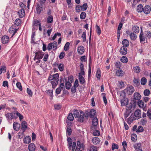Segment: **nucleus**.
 Wrapping results in <instances>:
<instances>
[{
  "instance_id": "54",
  "label": "nucleus",
  "mask_w": 151,
  "mask_h": 151,
  "mask_svg": "<svg viewBox=\"0 0 151 151\" xmlns=\"http://www.w3.org/2000/svg\"><path fill=\"white\" fill-rule=\"evenodd\" d=\"M101 95L103 96V101L105 104L106 105L107 104V99L106 97V94L104 93H101Z\"/></svg>"
},
{
  "instance_id": "2",
  "label": "nucleus",
  "mask_w": 151,
  "mask_h": 151,
  "mask_svg": "<svg viewBox=\"0 0 151 151\" xmlns=\"http://www.w3.org/2000/svg\"><path fill=\"white\" fill-rule=\"evenodd\" d=\"M15 113L14 111L12 113H7L5 114V116L8 121H10L16 118L17 117L15 116Z\"/></svg>"
},
{
  "instance_id": "17",
  "label": "nucleus",
  "mask_w": 151,
  "mask_h": 151,
  "mask_svg": "<svg viewBox=\"0 0 151 151\" xmlns=\"http://www.w3.org/2000/svg\"><path fill=\"white\" fill-rule=\"evenodd\" d=\"M28 149L29 151H34L35 149V145L34 144L31 143L29 145Z\"/></svg>"
},
{
  "instance_id": "8",
  "label": "nucleus",
  "mask_w": 151,
  "mask_h": 151,
  "mask_svg": "<svg viewBox=\"0 0 151 151\" xmlns=\"http://www.w3.org/2000/svg\"><path fill=\"white\" fill-rule=\"evenodd\" d=\"M119 52L122 55H125L127 53V49L125 46H122Z\"/></svg>"
},
{
  "instance_id": "22",
  "label": "nucleus",
  "mask_w": 151,
  "mask_h": 151,
  "mask_svg": "<svg viewBox=\"0 0 151 151\" xmlns=\"http://www.w3.org/2000/svg\"><path fill=\"white\" fill-rule=\"evenodd\" d=\"M122 43L123 45V46H125L126 47H128L129 45V41L126 39L123 40Z\"/></svg>"
},
{
  "instance_id": "6",
  "label": "nucleus",
  "mask_w": 151,
  "mask_h": 151,
  "mask_svg": "<svg viewBox=\"0 0 151 151\" xmlns=\"http://www.w3.org/2000/svg\"><path fill=\"white\" fill-rule=\"evenodd\" d=\"M127 92V94H131L133 93L134 91V87L131 86L127 88L126 90Z\"/></svg>"
},
{
  "instance_id": "18",
  "label": "nucleus",
  "mask_w": 151,
  "mask_h": 151,
  "mask_svg": "<svg viewBox=\"0 0 151 151\" xmlns=\"http://www.w3.org/2000/svg\"><path fill=\"white\" fill-rule=\"evenodd\" d=\"M84 51V48L83 46H80L78 48V52L80 54H82Z\"/></svg>"
},
{
  "instance_id": "59",
  "label": "nucleus",
  "mask_w": 151,
  "mask_h": 151,
  "mask_svg": "<svg viewBox=\"0 0 151 151\" xmlns=\"http://www.w3.org/2000/svg\"><path fill=\"white\" fill-rule=\"evenodd\" d=\"M118 145L117 144L114 143L112 144V149L113 150H114L115 149H118Z\"/></svg>"
},
{
  "instance_id": "37",
  "label": "nucleus",
  "mask_w": 151,
  "mask_h": 151,
  "mask_svg": "<svg viewBox=\"0 0 151 151\" xmlns=\"http://www.w3.org/2000/svg\"><path fill=\"white\" fill-rule=\"evenodd\" d=\"M98 119L96 117L94 118L92 120V124L94 126H96L98 124Z\"/></svg>"
},
{
  "instance_id": "19",
  "label": "nucleus",
  "mask_w": 151,
  "mask_h": 151,
  "mask_svg": "<svg viewBox=\"0 0 151 151\" xmlns=\"http://www.w3.org/2000/svg\"><path fill=\"white\" fill-rule=\"evenodd\" d=\"M139 37L140 41L141 43H143V42L145 40V37L143 36V33L142 29L141 30V32L139 35Z\"/></svg>"
},
{
  "instance_id": "23",
  "label": "nucleus",
  "mask_w": 151,
  "mask_h": 151,
  "mask_svg": "<svg viewBox=\"0 0 151 151\" xmlns=\"http://www.w3.org/2000/svg\"><path fill=\"white\" fill-rule=\"evenodd\" d=\"M92 142L95 145H97L99 144L100 142L99 138L97 137H94L92 139Z\"/></svg>"
},
{
  "instance_id": "34",
  "label": "nucleus",
  "mask_w": 151,
  "mask_h": 151,
  "mask_svg": "<svg viewBox=\"0 0 151 151\" xmlns=\"http://www.w3.org/2000/svg\"><path fill=\"white\" fill-rule=\"evenodd\" d=\"M131 39L132 40H135L137 37V35L134 33L131 32L130 35Z\"/></svg>"
},
{
  "instance_id": "32",
  "label": "nucleus",
  "mask_w": 151,
  "mask_h": 151,
  "mask_svg": "<svg viewBox=\"0 0 151 151\" xmlns=\"http://www.w3.org/2000/svg\"><path fill=\"white\" fill-rule=\"evenodd\" d=\"M47 94L51 97V99L52 100L53 97V90H49L47 92Z\"/></svg>"
},
{
  "instance_id": "33",
  "label": "nucleus",
  "mask_w": 151,
  "mask_h": 151,
  "mask_svg": "<svg viewBox=\"0 0 151 151\" xmlns=\"http://www.w3.org/2000/svg\"><path fill=\"white\" fill-rule=\"evenodd\" d=\"M121 61L124 63H126L128 62V59L126 57L123 56L121 58Z\"/></svg>"
},
{
  "instance_id": "40",
  "label": "nucleus",
  "mask_w": 151,
  "mask_h": 151,
  "mask_svg": "<svg viewBox=\"0 0 151 151\" xmlns=\"http://www.w3.org/2000/svg\"><path fill=\"white\" fill-rule=\"evenodd\" d=\"M53 21V18L52 16H50L47 18V23H52Z\"/></svg>"
},
{
  "instance_id": "56",
  "label": "nucleus",
  "mask_w": 151,
  "mask_h": 151,
  "mask_svg": "<svg viewBox=\"0 0 151 151\" xmlns=\"http://www.w3.org/2000/svg\"><path fill=\"white\" fill-rule=\"evenodd\" d=\"M144 130L142 126H139L138 129H136V132H140L143 131Z\"/></svg>"
},
{
  "instance_id": "24",
  "label": "nucleus",
  "mask_w": 151,
  "mask_h": 151,
  "mask_svg": "<svg viewBox=\"0 0 151 151\" xmlns=\"http://www.w3.org/2000/svg\"><path fill=\"white\" fill-rule=\"evenodd\" d=\"M124 73V72L121 70H118L116 71V74L118 76L122 77L123 76Z\"/></svg>"
},
{
  "instance_id": "49",
  "label": "nucleus",
  "mask_w": 151,
  "mask_h": 151,
  "mask_svg": "<svg viewBox=\"0 0 151 151\" xmlns=\"http://www.w3.org/2000/svg\"><path fill=\"white\" fill-rule=\"evenodd\" d=\"M77 146H76V149L75 150H76V151H77V150H80L81 147V143L79 141H78L77 142Z\"/></svg>"
},
{
  "instance_id": "63",
  "label": "nucleus",
  "mask_w": 151,
  "mask_h": 151,
  "mask_svg": "<svg viewBox=\"0 0 151 151\" xmlns=\"http://www.w3.org/2000/svg\"><path fill=\"white\" fill-rule=\"evenodd\" d=\"M122 63L119 61L115 63V66L116 68H120L121 66Z\"/></svg>"
},
{
  "instance_id": "60",
  "label": "nucleus",
  "mask_w": 151,
  "mask_h": 151,
  "mask_svg": "<svg viewBox=\"0 0 151 151\" xmlns=\"http://www.w3.org/2000/svg\"><path fill=\"white\" fill-rule=\"evenodd\" d=\"M59 70L61 71H62L63 70L64 65L63 64L61 63L60 64L58 67Z\"/></svg>"
},
{
  "instance_id": "61",
  "label": "nucleus",
  "mask_w": 151,
  "mask_h": 151,
  "mask_svg": "<svg viewBox=\"0 0 151 151\" xmlns=\"http://www.w3.org/2000/svg\"><path fill=\"white\" fill-rule=\"evenodd\" d=\"M150 91L148 89H145L144 91V94L145 96H148L150 95Z\"/></svg>"
},
{
  "instance_id": "16",
  "label": "nucleus",
  "mask_w": 151,
  "mask_h": 151,
  "mask_svg": "<svg viewBox=\"0 0 151 151\" xmlns=\"http://www.w3.org/2000/svg\"><path fill=\"white\" fill-rule=\"evenodd\" d=\"M79 80L80 83L83 84L85 82V80L84 78L82 76V74H81V73H79Z\"/></svg>"
},
{
  "instance_id": "43",
  "label": "nucleus",
  "mask_w": 151,
  "mask_h": 151,
  "mask_svg": "<svg viewBox=\"0 0 151 151\" xmlns=\"http://www.w3.org/2000/svg\"><path fill=\"white\" fill-rule=\"evenodd\" d=\"M86 31L85 30V32H83V33L81 36V37L83 39V42L86 41Z\"/></svg>"
},
{
  "instance_id": "27",
  "label": "nucleus",
  "mask_w": 151,
  "mask_h": 151,
  "mask_svg": "<svg viewBox=\"0 0 151 151\" xmlns=\"http://www.w3.org/2000/svg\"><path fill=\"white\" fill-rule=\"evenodd\" d=\"M137 11L138 12H141L143 11H144V8L141 4L139 5L137 7Z\"/></svg>"
},
{
  "instance_id": "42",
  "label": "nucleus",
  "mask_w": 151,
  "mask_h": 151,
  "mask_svg": "<svg viewBox=\"0 0 151 151\" xmlns=\"http://www.w3.org/2000/svg\"><path fill=\"white\" fill-rule=\"evenodd\" d=\"M101 71L100 69H97L96 72V78L99 79H100V78L101 76Z\"/></svg>"
},
{
  "instance_id": "52",
  "label": "nucleus",
  "mask_w": 151,
  "mask_h": 151,
  "mask_svg": "<svg viewBox=\"0 0 151 151\" xmlns=\"http://www.w3.org/2000/svg\"><path fill=\"white\" fill-rule=\"evenodd\" d=\"M133 82L136 86H138L139 84V80L138 79L134 78Z\"/></svg>"
},
{
  "instance_id": "25",
  "label": "nucleus",
  "mask_w": 151,
  "mask_h": 151,
  "mask_svg": "<svg viewBox=\"0 0 151 151\" xmlns=\"http://www.w3.org/2000/svg\"><path fill=\"white\" fill-rule=\"evenodd\" d=\"M23 141L24 143L26 144H29L30 142L31 139L29 136H27L24 138Z\"/></svg>"
},
{
  "instance_id": "57",
  "label": "nucleus",
  "mask_w": 151,
  "mask_h": 151,
  "mask_svg": "<svg viewBox=\"0 0 151 151\" xmlns=\"http://www.w3.org/2000/svg\"><path fill=\"white\" fill-rule=\"evenodd\" d=\"M86 17V13L84 12H82L80 15V17L81 19H84Z\"/></svg>"
},
{
  "instance_id": "13",
  "label": "nucleus",
  "mask_w": 151,
  "mask_h": 151,
  "mask_svg": "<svg viewBox=\"0 0 151 151\" xmlns=\"http://www.w3.org/2000/svg\"><path fill=\"white\" fill-rule=\"evenodd\" d=\"M20 127V124H18L17 122H15L13 124L14 129L15 131H18Z\"/></svg>"
},
{
  "instance_id": "58",
  "label": "nucleus",
  "mask_w": 151,
  "mask_h": 151,
  "mask_svg": "<svg viewBox=\"0 0 151 151\" xmlns=\"http://www.w3.org/2000/svg\"><path fill=\"white\" fill-rule=\"evenodd\" d=\"M16 86L20 91H22V86L21 83L19 82H18L17 83Z\"/></svg>"
},
{
  "instance_id": "53",
  "label": "nucleus",
  "mask_w": 151,
  "mask_h": 151,
  "mask_svg": "<svg viewBox=\"0 0 151 151\" xmlns=\"http://www.w3.org/2000/svg\"><path fill=\"white\" fill-rule=\"evenodd\" d=\"M96 31L97 34L99 35L101 34V29L97 25H96Z\"/></svg>"
},
{
  "instance_id": "45",
  "label": "nucleus",
  "mask_w": 151,
  "mask_h": 151,
  "mask_svg": "<svg viewBox=\"0 0 151 151\" xmlns=\"http://www.w3.org/2000/svg\"><path fill=\"white\" fill-rule=\"evenodd\" d=\"M73 115L75 118H78L80 115V113L78 110H75L73 112Z\"/></svg>"
},
{
  "instance_id": "64",
  "label": "nucleus",
  "mask_w": 151,
  "mask_h": 151,
  "mask_svg": "<svg viewBox=\"0 0 151 151\" xmlns=\"http://www.w3.org/2000/svg\"><path fill=\"white\" fill-rule=\"evenodd\" d=\"M90 151H97L96 147L91 146L90 148Z\"/></svg>"
},
{
  "instance_id": "21",
  "label": "nucleus",
  "mask_w": 151,
  "mask_h": 151,
  "mask_svg": "<svg viewBox=\"0 0 151 151\" xmlns=\"http://www.w3.org/2000/svg\"><path fill=\"white\" fill-rule=\"evenodd\" d=\"M80 68L81 70V72L79 73H81L83 75H84L85 74L84 69V65L82 63L80 64Z\"/></svg>"
},
{
  "instance_id": "9",
  "label": "nucleus",
  "mask_w": 151,
  "mask_h": 151,
  "mask_svg": "<svg viewBox=\"0 0 151 151\" xmlns=\"http://www.w3.org/2000/svg\"><path fill=\"white\" fill-rule=\"evenodd\" d=\"M9 37L7 36H3L1 38L2 42L4 44L7 43L9 41Z\"/></svg>"
},
{
  "instance_id": "51",
  "label": "nucleus",
  "mask_w": 151,
  "mask_h": 151,
  "mask_svg": "<svg viewBox=\"0 0 151 151\" xmlns=\"http://www.w3.org/2000/svg\"><path fill=\"white\" fill-rule=\"evenodd\" d=\"M71 84L70 83L69 81H67L65 83V87L67 89H70V87H71Z\"/></svg>"
},
{
  "instance_id": "47",
  "label": "nucleus",
  "mask_w": 151,
  "mask_h": 151,
  "mask_svg": "<svg viewBox=\"0 0 151 151\" xmlns=\"http://www.w3.org/2000/svg\"><path fill=\"white\" fill-rule=\"evenodd\" d=\"M140 123L143 125H145L147 122V120L146 118L145 119H142L140 121Z\"/></svg>"
},
{
  "instance_id": "15",
  "label": "nucleus",
  "mask_w": 151,
  "mask_h": 151,
  "mask_svg": "<svg viewBox=\"0 0 151 151\" xmlns=\"http://www.w3.org/2000/svg\"><path fill=\"white\" fill-rule=\"evenodd\" d=\"M134 99L135 100H139L141 98V96L138 93H135L134 95Z\"/></svg>"
},
{
  "instance_id": "28",
  "label": "nucleus",
  "mask_w": 151,
  "mask_h": 151,
  "mask_svg": "<svg viewBox=\"0 0 151 151\" xmlns=\"http://www.w3.org/2000/svg\"><path fill=\"white\" fill-rule=\"evenodd\" d=\"M43 10V9L42 6H40L39 5L37 6L36 7V11L37 13L38 14H40L41 12Z\"/></svg>"
},
{
  "instance_id": "48",
  "label": "nucleus",
  "mask_w": 151,
  "mask_h": 151,
  "mask_svg": "<svg viewBox=\"0 0 151 151\" xmlns=\"http://www.w3.org/2000/svg\"><path fill=\"white\" fill-rule=\"evenodd\" d=\"M69 45H70L69 42H68L66 43V44H65V45L64 46V50L65 51H66L68 50Z\"/></svg>"
},
{
  "instance_id": "4",
  "label": "nucleus",
  "mask_w": 151,
  "mask_h": 151,
  "mask_svg": "<svg viewBox=\"0 0 151 151\" xmlns=\"http://www.w3.org/2000/svg\"><path fill=\"white\" fill-rule=\"evenodd\" d=\"M44 54L40 52L39 51L35 53V55L34 58V60L36 59L39 60L41 59L43 56Z\"/></svg>"
},
{
  "instance_id": "35",
  "label": "nucleus",
  "mask_w": 151,
  "mask_h": 151,
  "mask_svg": "<svg viewBox=\"0 0 151 151\" xmlns=\"http://www.w3.org/2000/svg\"><path fill=\"white\" fill-rule=\"evenodd\" d=\"M137 104L139 107L141 108H143L144 107V103L142 100H139L138 101Z\"/></svg>"
},
{
  "instance_id": "14",
  "label": "nucleus",
  "mask_w": 151,
  "mask_h": 151,
  "mask_svg": "<svg viewBox=\"0 0 151 151\" xmlns=\"http://www.w3.org/2000/svg\"><path fill=\"white\" fill-rule=\"evenodd\" d=\"M132 30L133 32L135 33H138L139 31V27L136 25L133 26H132Z\"/></svg>"
},
{
  "instance_id": "7",
  "label": "nucleus",
  "mask_w": 151,
  "mask_h": 151,
  "mask_svg": "<svg viewBox=\"0 0 151 151\" xmlns=\"http://www.w3.org/2000/svg\"><path fill=\"white\" fill-rule=\"evenodd\" d=\"M18 14L19 17L22 18L25 15V12L24 9H21L18 12Z\"/></svg>"
},
{
  "instance_id": "5",
  "label": "nucleus",
  "mask_w": 151,
  "mask_h": 151,
  "mask_svg": "<svg viewBox=\"0 0 151 151\" xmlns=\"http://www.w3.org/2000/svg\"><path fill=\"white\" fill-rule=\"evenodd\" d=\"M85 113L82 111H80V115L78 118V121L81 122H82L84 121Z\"/></svg>"
},
{
  "instance_id": "30",
  "label": "nucleus",
  "mask_w": 151,
  "mask_h": 151,
  "mask_svg": "<svg viewBox=\"0 0 151 151\" xmlns=\"http://www.w3.org/2000/svg\"><path fill=\"white\" fill-rule=\"evenodd\" d=\"M14 112L16 114L17 116H18L20 121H21L24 118L23 116L17 111H15Z\"/></svg>"
},
{
  "instance_id": "46",
  "label": "nucleus",
  "mask_w": 151,
  "mask_h": 151,
  "mask_svg": "<svg viewBox=\"0 0 151 151\" xmlns=\"http://www.w3.org/2000/svg\"><path fill=\"white\" fill-rule=\"evenodd\" d=\"M137 136L136 134H133L131 135V139L132 141H135L137 139Z\"/></svg>"
},
{
  "instance_id": "38",
  "label": "nucleus",
  "mask_w": 151,
  "mask_h": 151,
  "mask_svg": "<svg viewBox=\"0 0 151 151\" xmlns=\"http://www.w3.org/2000/svg\"><path fill=\"white\" fill-rule=\"evenodd\" d=\"M6 67L4 66H2L0 68V74H1L2 73H5L6 72Z\"/></svg>"
},
{
  "instance_id": "50",
  "label": "nucleus",
  "mask_w": 151,
  "mask_h": 151,
  "mask_svg": "<svg viewBox=\"0 0 151 151\" xmlns=\"http://www.w3.org/2000/svg\"><path fill=\"white\" fill-rule=\"evenodd\" d=\"M67 119L69 120L72 121L74 119V117L72 113H70L67 117Z\"/></svg>"
},
{
  "instance_id": "41",
  "label": "nucleus",
  "mask_w": 151,
  "mask_h": 151,
  "mask_svg": "<svg viewBox=\"0 0 151 151\" xmlns=\"http://www.w3.org/2000/svg\"><path fill=\"white\" fill-rule=\"evenodd\" d=\"M81 10L85 11L86 10L88 7V5L87 3H85L82 6H81Z\"/></svg>"
},
{
  "instance_id": "10",
  "label": "nucleus",
  "mask_w": 151,
  "mask_h": 151,
  "mask_svg": "<svg viewBox=\"0 0 151 151\" xmlns=\"http://www.w3.org/2000/svg\"><path fill=\"white\" fill-rule=\"evenodd\" d=\"M27 124L25 121H23L21 124L22 129L24 132L27 128Z\"/></svg>"
},
{
  "instance_id": "11",
  "label": "nucleus",
  "mask_w": 151,
  "mask_h": 151,
  "mask_svg": "<svg viewBox=\"0 0 151 151\" xmlns=\"http://www.w3.org/2000/svg\"><path fill=\"white\" fill-rule=\"evenodd\" d=\"M134 147L136 151H142L141 145L140 143L135 144L134 145Z\"/></svg>"
},
{
  "instance_id": "36",
  "label": "nucleus",
  "mask_w": 151,
  "mask_h": 151,
  "mask_svg": "<svg viewBox=\"0 0 151 151\" xmlns=\"http://www.w3.org/2000/svg\"><path fill=\"white\" fill-rule=\"evenodd\" d=\"M147 79L145 77L142 78L141 80V83L142 85H144L147 83Z\"/></svg>"
},
{
  "instance_id": "1",
  "label": "nucleus",
  "mask_w": 151,
  "mask_h": 151,
  "mask_svg": "<svg viewBox=\"0 0 151 151\" xmlns=\"http://www.w3.org/2000/svg\"><path fill=\"white\" fill-rule=\"evenodd\" d=\"M57 43L56 41H54L52 43H50L47 45V49L50 50L52 48L54 51H55L57 48Z\"/></svg>"
},
{
  "instance_id": "20",
  "label": "nucleus",
  "mask_w": 151,
  "mask_h": 151,
  "mask_svg": "<svg viewBox=\"0 0 151 151\" xmlns=\"http://www.w3.org/2000/svg\"><path fill=\"white\" fill-rule=\"evenodd\" d=\"M141 111L140 110L137 109L135 111L134 115L136 117L139 118L141 117Z\"/></svg>"
},
{
  "instance_id": "29",
  "label": "nucleus",
  "mask_w": 151,
  "mask_h": 151,
  "mask_svg": "<svg viewBox=\"0 0 151 151\" xmlns=\"http://www.w3.org/2000/svg\"><path fill=\"white\" fill-rule=\"evenodd\" d=\"M51 83L52 85V88L54 89L58 83V80H54L51 81Z\"/></svg>"
},
{
  "instance_id": "12",
  "label": "nucleus",
  "mask_w": 151,
  "mask_h": 151,
  "mask_svg": "<svg viewBox=\"0 0 151 151\" xmlns=\"http://www.w3.org/2000/svg\"><path fill=\"white\" fill-rule=\"evenodd\" d=\"M151 7L149 6H146L144 8V12L146 14H147L151 11Z\"/></svg>"
},
{
  "instance_id": "39",
  "label": "nucleus",
  "mask_w": 151,
  "mask_h": 151,
  "mask_svg": "<svg viewBox=\"0 0 151 151\" xmlns=\"http://www.w3.org/2000/svg\"><path fill=\"white\" fill-rule=\"evenodd\" d=\"M21 23V20L19 18L17 19L14 22V24L17 26H19Z\"/></svg>"
},
{
  "instance_id": "55",
  "label": "nucleus",
  "mask_w": 151,
  "mask_h": 151,
  "mask_svg": "<svg viewBox=\"0 0 151 151\" xmlns=\"http://www.w3.org/2000/svg\"><path fill=\"white\" fill-rule=\"evenodd\" d=\"M27 91L28 95H29V97H32V95L33 93L30 89L28 88H27Z\"/></svg>"
},
{
  "instance_id": "44",
  "label": "nucleus",
  "mask_w": 151,
  "mask_h": 151,
  "mask_svg": "<svg viewBox=\"0 0 151 151\" xmlns=\"http://www.w3.org/2000/svg\"><path fill=\"white\" fill-rule=\"evenodd\" d=\"M134 70L135 72L137 73H139L140 71V67L138 66H136L134 68Z\"/></svg>"
},
{
  "instance_id": "62",
  "label": "nucleus",
  "mask_w": 151,
  "mask_h": 151,
  "mask_svg": "<svg viewBox=\"0 0 151 151\" xmlns=\"http://www.w3.org/2000/svg\"><path fill=\"white\" fill-rule=\"evenodd\" d=\"M67 132L69 136L71 134L72 130L70 127L69 126H68L67 127Z\"/></svg>"
},
{
  "instance_id": "26",
  "label": "nucleus",
  "mask_w": 151,
  "mask_h": 151,
  "mask_svg": "<svg viewBox=\"0 0 151 151\" xmlns=\"http://www.w3.org/2000/svg\"><path fill=\"white\" fill-rule=\"evenodd\" d=\"M89 68H88V77H90L91 76V57H90L89 60Z\"/></svg>"
},
{
  "instance_id": "3",
  "label": "nucleus",
  "mask_w": 151,
  "mask_h": 151,
  "mask_svg": "<svg viewBox=\"0 0 151 151\" xmlns=\"http://www.w3.org/2000/svg\"><path fill=\"white\" fill-rule=\"evenodd\" d=\"M86 115L85 116V117H88L89 115V116L91 118H93L94 117V116L96 115V111L94 109H91L89 112L88 111H87V112H86Z\"/></svg>"
},
{
  "instance_id": "31",
  "label": "nucleus",
  "mask_w": 151,
  "mask_h": 151,
  "mask_svg": "<svg viewBox=\"0 0 151 151\" xmlns=\"http://www.w3.org/2000/svg\"><path fill=\"white\" fill-rule=\"evenodd\" d=\"M68 142V148L70 150H71V147L72 143V141L71 139L69 137L67 139Z\"/></svg>"
}]
</instances>
